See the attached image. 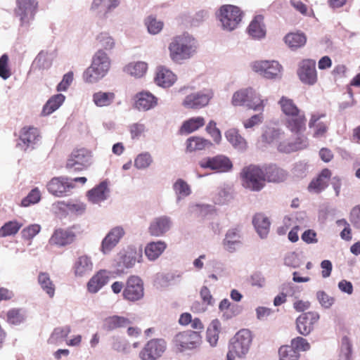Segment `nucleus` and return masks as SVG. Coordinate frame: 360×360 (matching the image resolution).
Instances as JSON below:
<instances>
[{
    "mask_svg": "<svg viewBox=\"0 0 360 360\" xmlns=\"http://www.w3.org/2000/svg\"><path fill=\"white\" fill-rule=\"evenodd\" d=\"M41 198L40 192L37 188L32 189L30 193L22 199L21 205L23 207H27L31 204L37 203Z\"/></svg>",
    "mask_w": 360,
    "mask_h": 360,
    "instance_id": "nucleus-61",
    "label": "nucleus"
},
{
    "mask_svg": "<svg viewBox=\"0 0 360 360\" xmlns=\"http://www.w3.org/2000/svg\"><path fill=\"white\" fill-rule=\"evenodd\" d=\"M24 320V314L20 309H11L6 314V321L11 324H20Z\"/></svg>",
    "mask_w": 360,
    "mask_h": 360,
    "instance_id": "nucleus-53",
    "label": "nucleus"
},
{
    "mask_svg": "<svg viewBox=\"0 0 360 360\" xmlns=\"http://www.w3.org/2000/svg\"><path fill=\"white\" fill-rule=\"evenodd\" d=\"M77 226L56 229L50 238L48 245L51 247L63 248L75 242L78 232Z\"/></svg>",
    "mask_w": 360,
    "mask_h": 360,
    "instance_id": "nucleus-7",
    "label": "nucleus"
},
{
    "mask_svg": "<svg viewBox=\"0 0 360 360\" xmlns=\"http://www.w3.org/2000/svg\"><path fill=\"white\" fill-rule=\"evenodd\" d=\"M90 152L85 148L74 150L67 160L66 168L74 171H82L89 165Z\"/></svg>",
    "mask_w": 360,
    "mask_h": 360,
    "instance_id": "nucleus-19",
    "label": "nucleus"
},
{
    "mask_svg": "<svg viewBox=\"0 0 360 360\" xmlns=\"http://www.w3.org/2000/svg\"><path fill=\"white\" fill-rule=\"evenodd\" d=\"M297 74L303 84L309 86L315 84L318 81L316 61L311 59H303L298 65Z\"/></svg>",
    "mask_w": 360,
    "mask_h": 360,
    "instance_id": "nucleus-13",
    "label": "nucleus"
},
{
    "mask_svg": "<svg viewBox=\"0 0 360 360\" xmlns=\"http://www.w3.org/2000/svg\"><path fill=\"white\" fill-rule=\"evenodd\" d=\"M283 124L292 134L298 137L296 142L290 146L289 149L283 150L280 145V150L290 152V150L303 149L307 146V139L303 135L307 129V117L304 111L285 117Z\"/></svg>",
    "mask_w": 360,
    "mask_h": 360,
    "instance_id": "nucleus-2",
    "label": "nucleus"
},
{
    "mask_svg": "<svg viewBox=\"0 0 360 360\" xmlns=\"http://www.w3.org/2000/svg\"><path fill=\"white\" fill-rule=\"evenodd\" d=\"M73 81V72H69L64 75L62 81L57 86L58 91H66Z\"/></svg>",
    "mask_w": 360,
    "mask_h": 360,
    "instance_id": "nucleus-63",
    "label": "nucleus"
},
{
    "mask_svg": "<svg viewBox=\"0 0 360 360\" xmlns=\"http://www.w3.org/2000/svg\"><path fill=\"white\" fill-rule=\"evenodd\" d=\"M212 89H204L185 97L182 105L187 109L198 110L207 106L213 97Z\"/></svg>",
    "mask_w": 360,
    "mask_h": 360,
    "instance_id": "nucleus-11",
    "label": "nucleus"
},
{
    "mask_svg": "<svg viewBox=\"0 0 360 360\" xmlns=\"http://www.w3.org/2000/svg\"><path fill=\"white\" fill-rule=\"evenodd\" d=\"M319 303L325 308H329L334 303V298L326 294L324 291H319L316 293Z\"/></svg>",
    "mask_w": 360,
    "mask_h": 360,
    "instance_id": "nucleus-62",
    "label": "nucleus"
},
{
    "mask_svg": "<svg viewBox=\"0 0 360 360\" xmlns=\"http://www.w3.org/2000/svg\"><path fill=\"white\" fill-rule=\"evenodd\" d=\"M200 332L186 330L180 332L174 338V344L181 352L195 348L200 342Z\"/></svg>",
    "mask_w": 360,
    "mask_h": 360,
    "instance_id": "nucleus-14",
    "label": "nucleus"
},
{
    "mask_svg": "<svg viewBox=\"0 0 360 360\" xmlns=\"http://www.w3.org/2000/svg\"><path fill=\"white\" fill-rule=\"evenodd\" d=\"M319 318V314L316 311L302 313L296 319L297 332L304 336L309 335L318 323Z\"/></svg>",
    "mask_w": 360,
    "mask_h": 360,
    "instance_id": "nucleus-17",
    "label": "nucleus"
},
{
    "mask_svg": "<svg viewBox=\"0 0 360 360\" xmlns=\"http://www.w3.org/2000/svg\"><path fill=\"white\" fill-rule=\"evenodd\" d=\"M167 349V343L163 339L149 340L139 352L141 360H157L162 356Z\"/></svg>",
    "mask_w": 360,
    "mask_h": 360,
    "instance_id": "nucleus-12",
    "label": "nucleus"
},
{
    "mask_svg": "<svg viewBox=\"0 0 360 360\" xmlns=\"http://www.w3.org/2000/svg\"><path fill=\"white\" fill-rule=\"evenodd\" d=\"M278 103L281 108V112L285 115V117L292 116L302 111L299 108L292 99L285 96L281 97Z\"/></svg>",
    "mask_w": 360,
    "mask_h": 360,
    "instance_id": "nucleus-35",
    "label": "nucleus"
},
{
    "mask_svg": "<svg viewBox=\"0 0 360 360\" xmlns=\"http://www.w3.org/2000/svg\"><path fill=\"white\" fill-rule=\"evenodd\" d=\"M264 181L280 183L285 180L288 173L276 165H266L263 169Z\"/></svg>",
    "mask_w": 360,
    "mask_h": 360,
    "instance_id": "nucleus-25",
    "label": "nucleus"
},
{
    "mask_svg": "<svg viewBox=\"0 0 360 360\" xmlns=\"http://www.w3.org/2000/svg\"><path fill=\"white\" fill-rule=\"evenodd\" d=\"M283 133L279 129H271L266 131L263 135L264 139L268 143H273L277 141Z\"/></svg>",
    "mask_w": 360,
    "mask_h": 360,
    "instance_id": "nucleus-64",
    "label": "nucleus"
},
{
    "mask_svg": "<svg viewBox=\"0 0 360 360\" xmlns=\"http://www.w3.org/2000/svg\"><path fill=\"white\" fill-rule=\"evenodd\" d=\"M110 280V272L100 270L88 281L86 287L91 293H96L105 285Z\"/></svg>",
    "mask_w": 360,
    "mask_h": 360,
    "instance_id": "nucleus-26",
    "label": "nucleus"
},
{
    "mask_svg": "<svg viewBox=\"0 0 360 360\" xmlns=\"http://www.w3.org/2000/svg\"><path fill=\"white\" fill-rule=\"evenodd\" d=\"M154 79L158 86L168 88L175 83L176 76L168 68L164 66H159L156 69Z\"/></svg>",
    "mask_w": 360,
    "mask_h": 360,
    "instance_id": "nucleus-24",
    "label": "nucleus"
},
{
    "mask_svg": "<svg viewBox=\"0 0 360 360\" xmlns=\"http://www.w3.org/2000/svg\"><path fill=\"white\" fill-rule=\"evenodd\" d=\"M118 4L119 0H94L91 8L98 14L105 15Z\"/></svg>",
    "mask_w": 360,
    "mask_h": 360,
    "instance_id": "nucleus-40",
    "label": "nucleus"
},
{
    "mask_svg": "<svg viewBox=\"0 0 360 360\" xmlns=\"http://www.w3.org/2000/svg\"><path fill=\"white\" fill-rule=\"evenodd\" d=\"M290 346L293 347L294 349H295L297 352H306L309 350L311 347L310 344L308 342V341L302 337H297L292 339L290 341Z\"/></svg>",
    "mask_w": 360,
    "mask_h": 360,
    "instance_id": "nucleus-58",
    "label": "nucleus"
},
{
    "mask_svg": "<svg viewBox=\"0 0 360 360\" xmlns=\"http://www.w3.org/2000/svg\"><path fill=\"white\" fill-rule=\"evenodd\" d=\"M240 178L242 186L251 191H260L266 185L263 169L255 165L244 167Z\"/></svg>",
    "mask_w": 360,
    "mask_h": 360,
    "instance_id": "nucleus-5",
    "label": "nucleus"
},
{
    "mask_svg": "<svg viewBox=\"0 0 360 360\" xmlns=\"http://www.w3.org/2000/svg\"><path fill=\"white\" fill-rule=\"evenodd\" d=\"M22 226V224L16 220L8 221L0 229V237L15 235Z\"/></svg>",
    "mask_w": 360,
    "mask_h": 360,
    "instance_id": "nucleus-48",
    "label": "nucleus"
},
{
    "mask_svg": "<svg viewBox=\"0 0 360 360\" xmlns=\"http://www.w3.org/2000/svg\"><path fill=\"white\" fill-rule=\"evenodd\" d=\"M148 69V64L144 62L131 63L124 68V71L136 77H143Z\"/></svg>",
    "mask_w": 360,
    "mask_h": 360,
    "instance_id": "nucleus-47",
    "label": "nucleus"
},
{
    "mask_svg": "<svg viewBox=\"0 0 360 360\" xmlns=\"http://www.w3.org/2000/svg\"><path fill=\"white\" fill-rule=\"evenodd\" d=\"M92 99L94 103L97 107H108L114 103L115 94L112 91L105 92L99 91L93 94Z\"/></svg>",
    "mask_w": 360,
    "mask_h": 360,
    "instance_id": "nucleus-36",
    "label": "nucleus"
},
{
    "mask_svg": "<svg viewBox=\"0 0 360 360\" xmlns=\"http://www.w3.org/2000/svg\"><path fill=\"white\" fill-rule=\"evenodd\" d=\"M94 264L91 258L86 255L79 256L72 266L76 277H84L89 275L93 271Z\"/></svg>",
    "mask_w": 360,
    "mask_h": 360,
    "instance_id": "nucleus-22",
    "label": "nucleus"
},
{
    "mask_svg": "<svg viewBox=\"0 0 360 360\" xmlns=\"http://www.w3.org/2000/svg\"><path fill=\"white\" fill-rule=\"evenodd\" d=\"M205 124V120L202 117H193L184 121L180 128L181 134H191L200 128L202 127Z\"/></svg>",
    "mask_w": 360,
    "mask_h": 360,
    "instance_id": "nucleus-38",
    "label": "nucleus"
},
{
    "mask_svg": "<svg viewBox=\"0 0 360 360\" xmlns=\"http://www.w3.org/2000/svg\"><path fill=\"white\" fill-rule=\"evenodd\" d=\"M199 165L201 168L210 169L217 172H227L233 167L230 159L221 155L203 158L199 162Z\"/></svg>",
    "mask_w": 360,
    "mask_h": 360,
    "instance_id": "nucleus-16",
    "label": "nucleus"
},
{
    "mask_svg": "<svg viewBox=\"0 0 360 360\" xmlns=\"http://www.w3.org/2000/svg\"><path fill=\"white\" fill-rule=\"evenodd\" d=\"M158 104V98L149 91H141L135 96V107L139 110H148Z\"/></svg>",
    "mask_w": 360,
    "mask_h": 360,
    "instance_id": "nucleus-27",
    "label": "nucleus"
},
{
    "mask_svg": "<svg viewBox=\"0 0 360 360\" xmlns=\"http://www.w3.org/2000/svg\"><path fill=\"white\" fill-rule=\"evenodd\" d=\"M251 342V332L248 329H242L235 335L229 348L236 353L238 357H242L248 352Z\"/></svg>",
    "mask_w": 360,
    "mask_h": 360,
    "instance_id": "nucleus-15",
    "label": "nucleus"
},
{
    "mask_svg": "<svg viewBox=\"0 0 360 360\" xmlns=\"http://www.w3.org/2000/svg\"><path fill=\"white\" fill-rule=\"evenodd\" d=\"M144 288L143 281L136 276H129L125 283L122 296L129 302H136L143 298Z\"/></svg>",
    "mask_w": 360,
    "mask_h": 360,
    "instance_id": "nucleus-10",
    "label": "nucleus"
},
{
    "mask_svg": "<svg viewBox=\"0 0 360 360\" xmlns=\"http://www.w3.org/2000/svg\"><path fill=\"white\" fill-rule=\"evenodd\" d=\"M110 68V60L103 50H98L92 58L91 65L84 72L85 82L93 84L104 77Z\"/></svg>",
    "mask_w": 360,
    "mask_h": 360,
    "instance_id": "nucleus-3",
    "label": "nucleus"
},
{
    "mask_svg": "<svg viewBox=\"0 0 360 360\" xmlns=\"http://www.w3.org/2000/svg\"><path fill=\"white\" fill-rule=\"evenodd\" d=\"M39 137V132L38 129L32 126L22 127L20 132V140L25 147V150L35 144Z\"/></svg>",
    "mask_w": 360,
    "mask_h": 360,
    "instance_id": "nucleus-31",
    "label": "nucleus"
},
{
    "mask_svg": "<svg viewBox=\"0 0 360 360\" xmlns=\"http://www.w3.org/2000/svg\"><path fill=\"white\" fill-rule=\"evenodd\" d=\"M243 11L233 5H224L219 9V20L224 29L231 31L236 29L243 18Z\"/></svg>",
    "mask_w": 360,
    "mask_h": 360,
    "instance_id": "nucleus-6",
    "label": "nucleus"
},
{
    "mask_svg": "<svg viewBox=\"0 0 360 360\" xmlns=\"http://www.w3.org/2000/svg\"><path fill=\"white\" fill-rule=\"evenodd\" d=\"M197 49V41L188 33L173 37L168 46L171 60L177 63L193 57Z\"/></svg>",
    "mask_w": 360,
    "mask_h": 360,
    "instance_id": "nucleus-1",
    "label": "nucleus"
},
{
    "mask_svg": "<svg viewBox=\"0 0 360 360\" xmlns=\"http://www.w3.org/2000/svg\"><path fill=\"white\" fill-rule=\"evenodd\" d=\"M71 332L70 327L68 326L56 328L51 334L50 340L58 341L65 339Z\"/></svg>",
    "mask_w": 360,
    "mask_h": 360,
    "instance_id": "nucleus-59",
    "label": "nucleus"
},
{
    "mask_svg": "<svg viewBox=\"0 0 360 360\" xmlns=\"http://www.w3.org/2000/svg\"><path fill=\"white\" fill-rule=\"evenodd\" d=\"M227 141L236 149L244 150L248 144L245 139L241 136L236 129H230L225 134Z\"/></svg>",
    "mask_w": 360,
    "mask_h": 360,
    "instance_id": "nucleus-37",
    "label": "nucleus"
},
{
    "mask_svg": "<svg viewBox=\"0 0 360 360\" xmlns=\"http://www.w3.org/2000/svg\"><path fill=\"white\" fill-rule=\"evenodd\" d=\"M252 69L260 76L274 79L281 77L283 70L282 65L276 60H256L252 63Z\"/></svg>",
    "mask_w": 360,
    "mask_h": 360,
    "instance_id": "nucleus-8",
    "label": "nucleus"
},
{
    "mask_svg": "<svg viewBox=\"0 0 360 360\" xmlns=\"http://www.w3.org/2000/svg\"><path fill=\"white\" fill-rule=\"evenodd\" d=\"M172 222L168 217L155 218L150 224L148 231L153 236H161L171 228Z\"/></svg>",
    "mask_w": 360,
    "mask_h": 360,
    "instance_id": "nucleus-28",
    "label": "nucleus"
},
{
    "mask_svg": "<svg viewBox=\"0 0 360 360\" xmlns=\"http://www.w3.org/2000/svg\"><path fill=\"white\" fill-rule=\"evenodd\" d=\"M221 329V323L218 319L212 321L206 331V340L212 347L217 345Z\"/></svg>",
    "mask_w": 360,
    "mask_h": 360,
    "instance_id": "nucleus-42",
    "label": "nucleus"
},
{
    "mask_svg": "<svg viewBox=\"0 0 360 360\" xmlns=\"http://www.w3.org/2000/svg\"><path fill=\"white\" fill-rule=\"evenodd\" d=\"M307 41V37L304 33L291 32L285 37V44L292 49H297L303 46Z\"/></svg>",
    "mask_w": 360,
    "mask_h": 360,
    "instance_id": "nucleus-44",
    "label": "nucleus"
},
{
    "mask_svg": "<svg viewBox=\"0 0 360 360\" xmlns=\"http://www.w3.org/2000/svg\"><path fill=\"white\" fill-rule=\"evenodd\" d=\"M153 162L152 157L148 153L139 154L134 160V165L138 169H145L150 165Z\"/></svg>",
    "mask_w": 360,
    "mask_h": 360,
    "instance_id": "nucleus-55",
    "label": "nucleus"
},
{
    "mask_svg": "<svg viewBox=\"0 0 360 360\" xmlns=\"http://www.w3.org/2000/svg\"><path fill=\"white\" fill-rule=\"evenodd\" d=\"M145 25L148 31L152 34H158L163 28L164 23L161 20H158L155 17L149 15L145 20Z\"/></svg>",
    "mask_w": 360,
    "mask_h": 360,
    "instance_id": "nucleus-50",
    "label": "nucleus"
},
{
    "mask_svg": "<svg viewBox=\"0 0 360 360\" xmlns=\"http://www.w3.org/2000/svg\"><path fill=\"white\" fill-rule=\"evenodd\" d=\"M325 117L326 114L324 113H313L311 115L308 125L310 129H313V136L314 138L323 137L326 135L329 128V122L321 121V119Z\"/></svg>",
    "mask_w": 360,
    "mask_h": 360,
    "instance_id": "nucleus-21",
    "label": "nucleus"
},
{
    "mask_svg": "<svg viewBox=\"0 0 360 360\" xmlns=\"http://www.w3.org/2000/svg\"><path fill=\"white\" fill-rule=\"evenodd\" d=\"M173 188L178 198H184L190 195L191 188L183 179H179L174 184Z\"/></svg>",
    "mask_w": 360,
    "mask_h": 360,
    "instance_id": "nucleus-52",
    "label": "nucleus"
},
{
    "mask_svg": "<svg viewBox=\"0 0 360 360\" xmlns=\"http://www.w3.org/2000/svg\"><path fill=\"white\" fill-rule=\"evenodd\" d=\"M65 97L64 95L59 94L51 96L42 109L43 115H49L56 110L64 102Z\"/></svg>",
    "mask_w": 360,
    "mask_h": 360,
    "instance_id": "nucleus-43",
    "label": "nucleus"
},
{
    "mask_svg": "<svg viewBox=\"0 0 360 360\" xmlns=\"http://www.w3.org/2000/svg\"><path fill=\"white\" fill-rule=\"evenodd\" d=\"M38 8L37 0H16L15 14L19 18L20 25H28L34 18Z\"/></svg>",
    "mask_w": 360,
    "mask_h": 360,
    "instance_id": "nucleus-9",
    "label": "nucleus"
},
{
    "mask_svg": "<svg viewBox=\"0 0 360 360\" xmlns=\"http://www.w3.org/2000/svg\"><path fill=\"white\" fill-rule=\"evenodd\" d=\"M58 207L62 209L65 207L70 212L75 214H82L84 212L86 206L82 202H65L64 201L58 202Z\"/></svg>",
    "mask_w": 360,
    "mask_h": 360,
    "instance_id": "nucleus-54",
    "label": "nucleus"
},
{
    "mask_svg": "<svg viewBox=\"0 0 360 360\" xmlns=\"http://www.w3.org/2000/svg\"><path fill=\"white\" fill-rule=\"evenodd\" d=\"M165 242L158 241L148 243L145 248V254L150 260L156 259L166 249Z\"/></svg>",
    "mask_w": 360,
    "mask_h": 360,
    "instance_id": "nucleus-41",
    "label": "nucleus"
},
{
    "mask_svg": "<svg viewBox=\"0 0 360 360\" xmlns=\"http://www.w3.org/2000/svg\"><path fill=\"white\" fill-rule=\"evenodd\" d=\"M75 187L70 179L64 176L52 178L47 184V189L50 193L56 197L68 195V193Z\"/></svg>",
    "mask_w": 360,
    "mask_h": 360,
    "instance_id": "nucleus-18",
    "label": "nucleus"
},
{
    "mask_svg": "<svg viewBox=\"0 0 360 360\" xmlns=\"http://www.w3.org/2000/svg\"><path fill=\"white\" fill-rule=\"evenodd\" d=\"M125 232L122 226L112 228L101 243V250L103 254L109 253L120 242Z\"/></svg>",
    "mask_w": 360,
    "mask_h": 360,
    "instance_id": "nucleus-20",
    "label": "nucleus"
},
{
    "mask_svg": "<svg viewBox=\"0 0 360 360\" xmlns=\"http://www.w3.org/2000/svg\"><path fill=\"white\" fill-rule=\"evenodd\" d=\"M248 32L254 39H262L266 35V29L264 24V17L262 15H256L250 22Z\"/></svg>",
    "mask_w": 360,
    "mask_h": 360,
    "instance_id": "nucleus-32",
    "label": "nucleus"
},
{
    "mask_svg": "<svg viewBox=\"0 0 360 360\" xmlns=\"http://www.w3.org/2000/svg\"><path fill=\"white\" fill-rule=\"evenodd\" d=\"M331 175L332 173L328 168L322 169L317 177L314 179L309 184V191L319 193L325 190L328 186Z\"/></svg>",
    "mask_w": 360,
    "mask_h": 360,
    "instance_id": "nucleus-23",
    "label": "nucleus"
},
{
    "mask_svg": "<svg viewBox=\"0 0 360 360\" xmlns=\"http://www.w3.org/2000/svg\"><path fill=\"white\" fill-rule=\"evenodd\" d=\"M99 45L104 49L110 51L115 46V39L107 32H101L96 37Z\"/></svg>",
    "mask_w": 360,
    "mask_h": 360,
    "instance_id": "nucleus-51",
    "label": "nucleus"
},
{
    "mask_svg": "<svg viewBox=\"0 0 360 360\" xmlns=\"http://www.w3.org/2000/svg\"><path fill=\"white\" fill-rule=\"evenodd\" d=\"M252 223L261 238H264L268 235L270 221L266 216L262 214H255L253 218Z\"/></svg>",
    "mask_w": 360,
    "mask_h": 360,
    "instance_id": "nucleus-39",
    "label": "nucleus"
},
{
    "mask_svg": "<svg viewBox=\"0 0 360 360\" xmlns=\"http://www.w3.org/2000/svg\"><path fill=\"white\" fill-rule=\"evenodd\" d=\"M40 230L41 226L39 224L29 225L22 230V238L25 240H30L39 233Z\"/></svg>",
    "mask_w": 360,
    "mask_h": 360,
    "instance_id": "nucleus-57",
    "label": "nucleus"
},
{
    "mask_svg": "<svg viewBox=\"0 0 360 360\" xmlns=\"http://www.w3.org/2000/svg\"><path fill=\"white\" fill-rule=\"evenodd\" d=\"M265 101L252 88L242 89L236 91L233 96L231 103L234 106L245 105L254 110L263 111Z\"/></svg>",
    "mask_w": 360,
    "mask_h": 360,
    "instance_id": "nucleus-4",
    "label": "nucleus"
},
{
    "mask_svg": "<svg viewBox=\"0 0 360 360\" xmlns=\"http://www.w3.org/2000/svg\"><path fill=\"white\" fill-rule=\"evenodd\" d=\"M279 360H299L300 354L290 345H282L278 349Z\"/></svg>",
    "mask_w": 360,
    "mask_h": 360,
    "instance_id": "nucleus-49",
    "label": "nucleus"
},
{
    "mask_svg": "<svg viewBox=\"0 0 360 360\" xmlns=\"http://www.w3.org/2000/svg\"><path fill=\"white\" fill-rule=\"evenodd\" d=\"M206 131L211 136L216 143H219L221 139V134L220 130L217 127V124L214 121L211 120L209 122L206 127Z\"/></svg>",
    "mask_w": 360,
    "mask_h": 360,
    "instance_id": "nucleus-60",
    "label": "nucleus"
},
{
    "mask_svg": "<svg viewBox=\"0 0 360 360\" xmlns=\"http://www.w3.org/2000/svg\"><path fill=\"white\" fill-rule=\"evenodd\" d=\"M352 342L347 335L342 338L340 347L339 360H352Z\"/></svg>",
    "mask_w": 360,
    "mask_h": 360,
    "instance_id": "nucleus-46",
    "label": "nucleus"
},
{
    "mask_svg": "<svg viewBox=\"0 0 360 360\" xmlns=\"http://www.w3.org/2000/svg\"><path fill=\"white\" fill-rule=\"evenodd\" d=\"M110 189L107 181L101 182L98 186L91 189L87 193V196L93 203H99L107 199L109 195Z\"/></svg>",
    "mask_w": 360,
    "mask_h": 360,
    "instance_id": "nucleus-30",
    "label": "nucleus"
},
{
    "mask_svg": "<svg viewBox=\"0 0 360 360\" xmlns=\"http://www.w3.org/2000/svg\"><path fill=\"white\" fill-rule=\"evenodd\" d=\"M240 231L238 228H233L228 230L223 240L224 248L233 252L236 250V246L240 243Z\"/></svg>",
    "mask_w": 360,
    "mask_h": 360,
    "instance_id": "nucleus-33",
    "label": "nucleus"
},
{
    "mask_svg": "<svg viewBox=\"0 0 360 360\" xmlns=\"http://www.w3.org/2000/svg\"><path fill=\"white\" fill-rule=\"evenodd\" d=\"M38 283L42 290L50 297L55 295L56 287L48 273L40 272L38 276Z\"/></svg>",
    "mask_w": 360,
    "mask_h": 360,
    "instance_id": "nucleus-45",
    "label": "nucleus"
},
{
    "mask_svg": "<svg viewBox=\"0 0 360 360\" xmlns=\"http://www.w3.org/2000/svg\"><path fill=\"white\" fill-rule=\"evenodd\" d=\"M131 324L129 319L113 315L106 317L103 322V328L107 331H112L119 328H127Z\"/></svg>",
    "mask_w": 360,
    "mask_h": 360,
    "instance_id": "nucleus-29",
    "label": "nucleus"
},
{
    "mask_svg": "<svg viewBox=\"0 0 360 360\" xmlns=\"http://www.w3.org/2000/svg\"><path fill=\"white\" fill-rule=\"evenodd\" d=\"M9 58L7 54L0 57V77L7 79L11 75V71L8 66Z\"/></svg>",
    "mask_w": 360,
    "mask_h": 360,
    "instance_id": "nucleus-56",
    "label": "nucleus"
},
{
    "mask_svg": "<svg viewBox=\"0 0 360 360\" xmlns=\"http://www.w3.org/2000/svg\"><path fill=\"white\" fill-rule=\"evenodd\" d=\"M212 146L210 141L200 136H191L186 140V150L192 153L202 150Z\"/></svg>",
    "mask_w": 360,
    "mask_h": 360,
    "instance_id": "nucleus-34",
    "label": "nucleus"
}]
</instances>
